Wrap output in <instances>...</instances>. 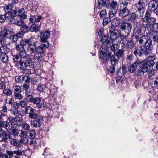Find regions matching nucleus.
Returning a JSON list of instances; mask_svg holds the SVG:
<instances>
[{
	"instance_id": "obj_22",
	"label": "nucleus",
	"mask_w": 158,
	"mask_h": 158,
	"mask_svg": "<svg viewBox=\"0 0 158 158\" xmlns=\"http://www.w3.org/2000/svg\"><path fill=\"white\" fill-rule=\"evenodd\" d=\"M40 33L41 34L40 36L41 41H44L47 40V38L49 37L50 36V32L48 30L45 31L44 33L41 32Z\"/></svg>"
},
{
	"instance_id": "obj_29",
	"label": "nucleus",
	"mask_w": 158,
	"mask_h": 158,
	"mask_svg": "<svg viewBox=\"0 0 158 158\" xmlns=\"http://www.w3.org/2000/svg\"><path fill=\"white\" fill-rule=\"evenodd\" d=\"M31 93L30 91H28L26 92V94H25L27 102L30 103H31L34 97L33 95L30 94Z\"/></svg>"
},
{
	"instance_id": "obj_50",
	"label": "nucleus",
	"mask_w": 158,
	"mask_h": 158,
	"mask_svg": "<svg viewBox=\"0 0 158 158\" xmlns=\"http://www.w3.org/2000/svg\"><path fill=\"white\" fill-rule=\"evenodd\" d=\"M116 65L111 64V66L108 69L109 72L111 74L114 73L115 70V66Z\"/></svg>"
},
{
	"instance_id": "obj_7",
	"label": "nucleus",
	"mask_w": 158,
	"mask_h": 158,
	"mask_svg": "<svg viewBox=\"0 0 158 158\" xmlns=\"http://www.w3.org/2000/svg\"><path fill=\"white\" fill-rule=\"evenodd\" d=\"M27 45V39H22L19 44L16 45V50L21 55H26L27 53L24 47Z\"/></svg>"
},
{
	"instance_id": "obj_4",
	"label": "nucleus",
	"mask_w": 158,
	"mask_h": 158,
	"mask_svg": "<svg viewBox=\"0 0 158 158\" xmlns=\"http://www.w3.org/2000/svg\"><path fill=\"white\" fill-rule=\"evenodd\" d=\"M151 52L145 48L139 46L135 47L132 50L134 56L136 58V60L139 59V57L142 56L143 55L147 56Z\"/></svg>"
},
{
	"instance_id": "obj_54",
	"label": "nucleus",
	"mask_w": 158,
	"mask_h": 158,
	"mask_svg": "<svg viewBox=\"0 0 158 158\" xmlns=\"http://www.w3.org/2000/svg\"><path fill=\"white\" fill-rule=\"evenodd\" d=\"M132 53H131V54L129 55H128L127 58H126L127 61V62H131L132 60V59L134 57L133 54H132Z\"/></svg>"
},
{
	"instance_id": "obj_34",
	"label": "nucleus",
	"mask_w": 158,
	"mask_h": 158,
	"mask_svg": "<svg viewBox=\"0 0 158 158\" xmlns=\"http://www.w3.org/2000/svg\"><path fill=\"white\" fill-rule=\"evenodd\" d=\"M45 52V50L40 45L36 47L35 51L37 54H44Z\"/></svg>"
},
{
	"instance_id": "obj_61",
	"label": "nucleus",
	"mask_w": 158,
	"mask_h": 158,
	"mask_svg": "<svg viewBox=\"0 0 158 158\" xmlns=\"http://www.w3.org/2000/svg\"><path fill=\"white\" fill-rule=\"evenodd\" d=\"M116 30L117 29L115 28V27H113L112 25L110 27H108L107 29V31H109L110 33Z\"/></svg>"
},
{
	"instance_id": "obj_19",
	"label": "nucleus",
	"mask_w": 158,
	"mask_h": 158,
	"mask_svg": "<svg viewBox=\"0 0 158 158\" xmlns=\"http://www.w3.org/2000/svg\"><path fill=\"white\" fill-rule=\"evenodd\" d=\"M10 143L13 146H15L17 148H22L23 145L21 143H20L19 140L12 138L10 139Z\"/></svg>"
},
{
	"instance_id": "obj_17",
	"label": "nucleus",
	"mask_w": 158,
	"mask_h": 158,
	"mask_svg": "<svg viewBox=\"0 0 158 158\" xmlns=\"http://www.w3.org/2000/svg\"><path fill=\"white\" fill-rule=\"evenodd\" d=\"M120 43L121 44V49L124 50L125 49H127L129 47V40L126 38H122Z\"/></svg>"
},
{
	"instance_id": "obj_26",
	"label": "nucleus",
	"mask_w": 158,
	"mask_h": 158,
	"mask_svg": "<svg viewBox=\"0 0 158 158\" xmlns=\"http://www.w3.org/2000/svg\"><path fill=\"white\" fill-rule=\"evenodd\" d=\"M97 3L99 7L100 6H106L110 4V2L109 0H98Z\"/></svg>"
},
{
	"instance_id": "obj_60",
	"label": "nucleus",
	"mask_w": 158,
	"mask_h": 158,
	"mask_svg": "<svg viewBox=\"0 0 158 158\" xmlns=\"http://www.w3.org/2000/svg\"><path fill=\"white\" fill-rule=\"evenodd\" d=\"M36 57L39 62L42 61L44 59V54H41L40 56H36Z\"/></svg>"
},
{
	"instance_id": "obj_31",
	"label": "nucleus",
	"mask_w": 158,
	"mask_h": 158,
	"mask_svg": "<svg viewBox=\"0 0 158 158\" xmlns=\"http://www.w3.org/2000/svg\"><path fill=\"white\" fill-rule=\"evenodd\" d=\"M8 35V30L6 29L2 30L0 32V38H6Z\"/></svg>"
},
{
	"instance_id": "obj_53",
	"label": "nucleus",
	"mask_w": 158,
	"mask_h": 158,
	"mask_svg": "<svg viewBox=\"0 0 158 158\" xmlns=\"http://www.w3.org/2000/svg\"><path fill=\"white\" fill-rule=\"evenodd\" d=\"M152 31L158 32V23H156L152 26Z\"/></svg>"
},
{
	"instance_id": "obj_8",
	"label": "nucleus",
	"mask_w": 158,
	"mask_h": 158,
	"mask_svg": "<svg viewBox=\"0 0 158 158\" xmlns=\"http://www.w3.org/2000/svg\"><path fill=\"white\" fill-rule=\"evenodd\" d=\"M141 60L139 59H137V60L134 62H133L130 66L129 67L128 70L131 73H134L136 71L138 67L139 66V67L137 70V73L138 75L141 76L143 75L144 74H139L138 72V70L141 68Z\"/></svg>"
},
{
	"instance_id": "obj_32",
	"label": "nucleus",
	"mask_w": 158,
	"mask_h": 158,
	"mask_svg": "<svg viewBox=\"0 0 158 158\" xmlns=\"http://www.w3.org/2000/svg\"><path fill=\"white\" fill-rule=\"evenodd\" d=\"M22 149L18 148L16 150L14 151V156H17L19 157L22 156L24 153V151L22 150Z\"/></svg>"
},
{
	"instance_id": "obj_11",
	"label": "nucleus",
	"mask_w": 158,
	"mask_h": 158,
	"mask_svg": "<svg viewBox=\"0 0 158 158\" xmlns=\"http://www.w3.org/2000/svg\"><path fill=\"white\" fill-rule=\"evenodd\" d=\"M100 41L102 42V44H103V46H105L104 48L109 47L111 46V41L109 39V35H103L101 38Z\"/></svg>"
},
{
	"instance_id": "obj_33",
	"label": "nucleus",
	"mask_w": 158,
	"mask_h": 158,
	"mask_svg": "<svg viewBox=\"0 0 158 158\" xmlns=\"http://www.w3.org/2000/svg\"><path fill=\"white\" fill-rule=\"evenodd\" d=\"M158 5V4H155L154 2L151 1L148 5V8L149 10L150 11H152L154 9L156 8V6Z\"/></svg>"
},
{
	"instance_id": "obj_24",
	"label": "nucleus",
	"mask_w": 158,
	"mask_h": 158,
	"mask_svg": "<svg viewBox=\"0 0 158 158\" xmlns=\"http://www.w3.org/2000/svg\"><path fill=\"white\" fill-rule=\"evenodd\" d=\"M40 24L38 25L37 24H34L32 25L30 27V31L37 33L40 31Z\"/></svg>"
},
{
	"instance_id": "obj_1",
	"label": "nucleus",
	"mask_w": 158,
	"mask_h": 158,
	"mask_svg": "<svg viewBox=\"0 0 158 158\" xmlns=\"http://www.w3.org/2000/svg\"><path fill=\"white\" fill-rule=\"evenodd\" d=\"M111 53L110 48H102L100 51L99 57L105 63L107 62L110 60L111 64L116 65L119 59L115 55V53L114 54H112Z\"/></svg>"
},
{
	"instance_id": "obj_3",
	"label": "nucleus",
	"mask_w": 158,
	"mask_h": 158,
	"mask_svg": "<svg viewBox=\"0 0 158 158\" xmlns=\"http://www.w3.org/2000/svg\"><path fill=\"white\" fill-rule=\"evenodd\" d=\"M142 64L141 68L138 70V72L139 74H144L146 72H148L150 69V67L154 65V62L153 59L147 60L145 59L141 61Z\"/></svg>"
},
{
	"instance_id": "obj_51",
	"label": "nucleus",
	"mask_w": 158,
	"mask_h": 158,
	"mask_svg": "<svg viewBox=\"0 0 158 158\" xmlns=\"http://www.w3.org/2000/svg\"><path fill=\"white\" fill-rule=\"evenodd\" d=\"M20 143H23L24 144H26L28 143V140L26 137L21 138V139L19 140Z\"/></svg>"
},
{
	"instance_id": "obj_38",
	"label": "nucleus",
	"mask_w": 158,
	"mask_h": 158,
	"mask_svg": "<svg viewBox=\"0 0 158 158\" xmlns=\"http://www.w3.org/2000/svg\"><path fill=\"white\" fill-rule=\"evenodd\" d=\"M124 51V50L120 49L116 52H115V55L119 59L120 58L123 57V55Z\"/></svg>"
},
{
	"instance_id": "obj_43",
	"label": "nucleus",
	"mask_w": 158,
	"mask_h": 158,
	"mask_svg": "<svg viewBox=\"0 0 158 158\" xmlns=\"http://www.w3.org/2000/svg\"><path fill=\"white\" fill-rule=\"evenodd\" d=\"M138 10L139 11H140L142 8H144V6H145V3L143 2V0H140L138 2Z\"/></svg>"
},
{
	"instance_id": "obj_52",
	"label": "nucleus",
	"mask_w": 158,
	"mask_h": 158,
	"mask_svg": "<svg viewBox=\"0 0 158 158\" xmlns=\"http://www.w3.org/2000/svg\"><path fill=\"white\" fill-rule=\"evenodd\" d=\"M6 153L8 158H12L13 157H14V151H7Z\"/></svg>"
},
{
	"instance_id": "obj_42",
	"label": "nucleus",
	"mask_w": 158,
	"mask_h": 158,
	"mask_svg": "<svg viewBox=\"0 0 158 158\" xmlns=\"http://www.w3.org/2000/svg\"><path fill=\"white\" fill-rule=\"evenodd\" d=\"M30 85L28 83H24L23 84L22 87L24 89L25 91V94H26V92L28 91H30L31 92V90L29 89Z\"/></svg>"
},
{
	"instance_id": "obj_40",
	"label": "nucleus",
	"mask_w": 158,
	"mask_h": 158,
	"mask_svg": "<svg viewBox=\"0 0 158 158\" xmlns=\"http://www.w3.org/2000/svg\"><path fill=\"white\" fill-rule=\"evenodd\" d=\"M111 22V18L108 17L104 19L103 21V26L104 27L108 25L110 22Z\"/></svg>"
},
{
	"instance_id": "obj_48",
	"label": "nucleus",
	"mask_w": 158,
	"mask_h": 158,
	"mask_svg": "<svg viewBox=\"0 0 158 158\" xmlns=\"http://www.w3.org/2000/svg\"><path fill=\"white\" fill-rule=\"evenodd\" d=\"M23 77V81H24L26 83H29L31 82V78L29 76L26 75L24 76Z\"/></svg>"
},
{
	"instance_id": "obj_27",
	"label": "nucleus",
	"mask_w": 158,
	"mask_h": 158,
	"mask_svg": "<svg viewBox=\"0 0 158 158\" xmlns=\"http://www.w3.org/2000/svg\"><path fill=\"white\" fill-rule=\"evenodd\" d=\"M0 127H3L6 130H9L10 127L9 123L7 121L0 120Z\"/></svg>"
},
{
	"instance_id": "obj_16",
	"label": "nucleus",
	"mask_w": 158,
	"mask_h": 158,
	"mask_svg": "<svg viewBox=\"0 0 158 158\" xmlns=\"http://www.w3.org/2000/svg\"><path fill=\"white\" fill-rule=\"evenodd\" d=\"M12 138V136L9 134V131H6L2 135L0 136V142H5Z\"/></svg>"
},
{
	"instance_id": "obj_18",
	"label": "nucleus",
	"mask_w": 158,
	"mask_h": 158,
	"mask_svg": "<svg viewBox=\"0 0 158 158\" xmlns=\"http://www.w3.org/2000/svg\"><path fill=\"white\" fill-rule=\"evenodd\" d=\"M25 56V55H22L20 53H18L17 54L13 56V60L14 62H17V64L19 65V63L22 61L23 57Z\"/></svg>"
},
{
	"instance_id": "obj_25",
	"label": "nucleus",
	"mask_w": 158,
	"mask_h": 158,
	"mask_svg": "<svg viewBox=\"0 0 158 158\" xmlns=\"http://www.w3.org/2000/svg\"><path fill=\"white\" fill-rule=\"evenodd\" d=\"M10 49L7 47L1 48H0V59L2 58V56H4L5 55H7L8 52H9Z\"/></svg>"
},
{
	"instance_id": "obj_30",
	"label": "nucleus",
	"mask_w": 158,
	"mask_h": 158,
	"mask_svg": "<svg viewBox=\"0 0 158 158\" xmlns=\"http://www.w3.org/2000/svg\"><path fill=\"white\" fill-rule=\"evenodd\" d=\"M37 17L38 18H37L35 15L31 16L29 18V21L31 23L40 22L42 19V17L40 16H38Z\"/></svg>"
},
{
	"instance_id": "obj_21",
	"label": "nucleus",
	"mask_w": 158,
	"mask_h": 158,
	"mask_svg": "<svg viewBox=\"0 0 158 158\" xmlns=\"http://www.w3.org/2000/svg\"><path fill=\"white\" fill-rule=\"evenodd\" d=\"M9 134L14 137L18 136L20 130L14 127H11V129L9 128Z\"/></svg>"
},
{
	"instance_id": "obj_37",
	"label": "nucleus",
	"mask_w": 158,
	"mask_h": 158,
	"mask_svg": "<svg viewBox=\"0 0 158 158\" xmlns=\"http://www.w3.org/2000/svg\"><path fill=\"white\" fill-rule=\"evenodd\" d=\"M117 13V10L116 8H110L109 10L108 15L110 18H112Z\"/></svg>"
},
{
	"instance_id": "obj_55",
	"label": "nucleus",
	"mask_w": 158,
	"mask_h": 158,
	"mask_svg": "<svg viewBox=\"0 0 158 158\" xmlns=\"http://www.w3.org/2000/svg\"><path fill=\"white\" fill-rule=\"evenodd\" d=\"M10 15L11 17H15L16 16H18L17 11L15 10H12L10 12Z\"/></svg>"
},
{
	"instance_id": "obj_9",
	"label": "nucleus",
	"mask_w": 158,
	"mask_h": 158,
	"mask_svg": "<svg viewBox=\"0 0 158 158\" xmlns=\"http://www.w3.org/2000/svg\"><path fill=\"white\" fill-rule=\"evenodd\" d=\"M33 37L30 39H27V44L28 45L27 48L31 53H34L36 48V43L34 42Z\"/></svg>"
},
{
	"instance_id": "obj_12",
	"label": "nucleus",
	"mask_w": 158,
	"mask_h": 158,
	"mask_svg": "<svg viewBox=\"0 0 158 158\" xmlns=\"http://www.w3.org/2000/svg\"><path fill=\"white\" fill-rule=\"evenodd\" d=\"M44 122L43 117L40 116L31 122V125L33 127H40L41 123Z\"/></svg>"
},
{
	"instance_id": "obj_5",
	"label": "nucleus",
	"mask_w": 158,
	"mask_h": 158,
	"mask_svg": "<svg viewBox=\"0 0 158 158\" xmlns=\"http://www.w3.org/2000/svg\"><path fill=\"white\" fill-rule=\"evenodd\" d=\"M120 31L123 34V35L126 37L128 36L131 32L132 28V24L124 21L121 23L119 26Z\"/></svg>"
},
{
	"instance_id": "obj_45",
	"label": "nucleus",
	"mask_w": 158,
	"mask_h": 158,
	"mask_svg": "<svg viewBox=\"0 0 158 158\" xmlns=\"http://www.w3.org/2000/svg\"><path fill=\"white\" fill-rule=\"evenodd\" d=\"M41 42H44V43L41 44V45H40V46H42V48H43L45 50L46 49L48 48L49 46V42L47 40L45 41H44Z\"/></svg>"
},
{
	"instance_id": "obj_62",
	"label": "nucleus",
	"mask_w": 158,
	"mask_h": 158,
	"mask_svg": "<svg viewBox=\"0 0 158 158\" xmlns=\"http://www.w3.org/2000/svg\"><path fill=\"white\" fill-rule=\"evenodd\" d=\"M3 93L7 96L11 95L12 94V92L11 90L6 89L3 90Z\"/></svg>"
},
{
	"instance_id": "obj_57",
	"label": "nucleus",
	"mask_w": 158,
	"mask_h": 158,
	"mask_svg": "<svg viewBox=\"0 0 158 158\" xmlns=\"http://www.w3.org/2000/svg\"><path fill=\"white\" fill-rule=\"evenodd\" d=\"M150 27H151V26L148 25V24L146 23L145 25L143 24L140 27L142 29H143L144 30V31L145 32L146 30H149Z\"/></svg>"
},
{
	"instance_id": "obj_2",
	"label": "nucleus",
	"mask_w": 158,
	"mask_h": 158,
	"mask_svg": "<svg viewBox=\"0 0 158 158\" xmlns=\"http://www.w3.org/2000/svg\"><path fill=\"white\" fill-rule=\"evenodd\" d=\"M138 41L139 42V46L144 48H145L149 51L151 52L152 49V40L148 38L147 35H144L138 38Z\"/></svg>"
},
{
	"instance_id": "obj_41",
	"label": "nucleus",
	"mask_w": 158,
	"mask_h": 158,
	"mask_svg": "<svg viewBox=\"0 0 158 158\" xmlns=\"http://www.w3.org/2000/svg\"><path fill=\"white\" fill-rule=\"evenodd\" d=\"M34 110L31 107L29 106H27L25 108V113L26 114H28L29 115L30 114L32 111Z\"/></svg>"
},
{
	"instance_id": "obj_64",
	"label": "nucleus",
	"mask_w": 158,
	"mask_h": 158,
	"mask_svg": "<svg viewBox=\"0 0 158 158\" xmlns=\"http://www.w3.org/2000/svg\"><path fill=\"white\" fill-rule=\"evenodd\" d=\"M0 59H1V61L4 63H6L8 61V59L7 55H5L4 56H2V58Z\"/></svg>"
},
{
	"instance_id": "obj_59",
	"label": "nucleus",
	"mask_w": 158,
	"mask_h": 158,
	"mask_svg": "<svg viewBox=\"0 0 158 158\" xmlns=\"http://www.w3.org/2000/svg\"><path fill=\"white\" fill-rule=\"evenodd\" d=\"M25 24L24 21L21 19L20 20L17 21L15 23V25L22 27Z\"/></svg>"
},
{
	"instance_id": "obj_63",
	"label": "nucleus",
	"mask_w": 158,
	"mask_h": 158,
	"mask_svg": "<svg viewBox=\"0 0 158 158\" xmlns=\"http://www.w3.org/2000/svg\"><path fill=\"white\" fill-rule=\"evenodd\" d=\"M131 0H123L122 2V4L123 6L124 7L127 6L128 5L129 2Z\"/></svg>"
},
{
	"instance_id": "obj_39",
	"label": "nucleus",
	"mask_w": 158,
	"mask_h": 158,
	"mask_svg": "<svg viewBox=\"0 0 158 158\" xmlns=\"http://www.w3.org/2000/svg\"><path fill=\"white\" fill-rule=\"evenodd\" d=\"M152 39L154 42L158 41V32L156 31H152Z\"/></svg>"
},
{
	"instance_id": "obj_36",
	"label": "nucleus",
	"mask_w": 158,
	"mask_h": 158,
	"mask_svg": "<svg viewBox=\"0 0 158 158\" xmlns=\"http://www.w3.org/2000/svg\"><path fill=\"white\" fill-rule=\"evenodd\" d=\"M20 31L23 32L24 34L30 31V27L27 25L24 24L20 28Z\"/></svg>"
},
{
	"instance_id": "obj_58",
	"label": "nucleus",
	"mask_w": 158,
	"mask_h": 158,
	"mask_svg": "<svg viewBox=\"0 0 158 158\" xmlns=\"http://www.w3.org/2000/svg\"><path fill=\"white\" fill-rule=\"evenodd\" d=\"M10 39L13 42H16L18 40V38L16 34L11 35L10 37Z\"/></svg>"
},
{
	"instance_id": "obj_6",
	"label": "nucleus",
	"mask_w": 158,
	"mask_h": 158,
	"mask_svg": "<svg viewBox=\"0 0 158 158\" xmlns=\"http://www.w3.org/2000/svg\"><path fill=\"white\" fill-rule=\"evenodd\" d=\"M33 62L31 59L29 58L26 54V55L23 57L22 61L19 63V68L22 69L23 70L28 67H33L34 65L33 64Z\"/></svg>"
},
{
	"instance_id": "obj_47",
	"label": "nucleus",
	"mask_w": 158,
	"mask_h": 158,
	"mask_svg": "<svg viewBox=\"0 0 158 158\" xmlns=\"http://www.w3.org/2000/svg\"><path fill=\"white\" fill-rule=\"evenodd\" d=\"M29 136L32 139H34L36 136V132L33 130H30Z\"/></svg>"
},
{
	"instance_id": "obj_35",
	"label": "nucleus",
	"mask_w": 158,
	"mask_h": 158,
	"mask_svg": "<svg viewBox=\"0 0 158 158\" xmlns=\"http://www.w3.org/2000/svg\"><path fill=\"white\" fill-rule=\"evenodd\" d=\"M41 98L40 97H34L30 103H33L34 105L38 104L41 102Z\"/></svg>"
},
{
	"instance_id": "obj_20",
	"label": "nucleus",
	"mask_w": 158,
	"mask_h": 158,
	"mask_svg": "<svg viewBox=\"0 0 158 158\" xmlns=\"http://www.w3.org/2000/svg\"><path fill=\"white\" fill-rule=\"evenodd\" d=\"M121 19L117 17H114L112 20L111 19V24L113 27H116L121 24Z\"/></svg>"
},
{
	"instance_id": "obj_44",
	"label": "nucleus",
	"mask_w": 158,
	"mask_h": 158,
	"mask_svg": "<svg viewBox=\"0 0 158 158\" xmlns=\"http://www.w3.org/2000/svg\"><path fill=\"white\" fill-rule=\"evenodd\" d=\"M111 49H110L114 52V53H115V51L118 48V44L117 43H115L113 44H111Z\"/></svg>"
},
{
	"instance_id": "obj_46",
	"label": "nucleus",
	"mask_w": 158,
	"mask_h": 158,
	"mask_svg": "<svg viewBox=\"0 0 158 158\" xmlns=\"http://www.w3.org/2000/svg\"><path fill=\"white\" fill-rule=\"evenodd\" d=\"M29 118H31L35 119L37 118L38 115L35 112L34 110L32 111L30 114L29 115Z\"/></svg>"
},
{
	"instance_id": "obj_49",
	"label": "nucleus",
	"mask_w": 158,
	"mask_h": 158,
	"mask_svg": "<svg viewBox=\"0 0 158 158\" xmlns=\"http://www.w3.org/2000/svg\"><path fill=\"white\" fill-rule=\"evenodd\" d=\"M100 17L101 18L106 17L107 16V12L106 10H102L99 13Z\"/></svg>"
},
{
	"instance_id": "obj_13",
	"label": "nucleus",
	"mask_w": 158,
	"mask_h": 158,
	"mask_svg": "<svg viewBox=\"0 0 158 158\" xmlns=\"http://www.w3.org/2000/svg\"><path fill=\"white\" fill-rule=\"evenodd\" d=\"M14 96L16 98L19 99H21L23 96L20 93L21 92V87L19 86H15L14 88Z\"/></svg>"
},
{
	"instance_id": "obj_23",
	"label": "nucleus",
	"mask_w": 158,
	"mask_h": 158,
	"mask_svg": "<svg viewBox=\"0 0 158 158\" xmlns=\"http://www.w3.org/2000/svg\"><path fill=\"white\" fill-rule=\"evenodd\" d=\"M135 25L136 27L134 30V33L135 35V37L137 39L141 34L142 29L141 27H138V23L136 24Z\"/></svg>"
},
{
	"instance_id": "obj_28",
	"label": "nucleus",
	"mask_w": 158,
	"mask_h": 158,
	"mask_svg": "<svg viewBox=\"0 0 158 158\" xmlns=\"http://www.w3.org/2000/svg\"><path fill=\"white\" fill-rule=\"evenodd\" d=\"M118 30H116L110 33V39L112 40H117L118 37Z\"/></svg>"
},
{
	"instance_id": "obj_56",
	"label": "nucleus",
	"mask_w": 158,
	"mask_h": 158,
	"mask_svg": "<svg viewBox=\"0 0 158 158\" xmlns=\"http://www.w3.org/2000/svg\"><path fill=\"white\" fill-rule=\"evenodd\" d=\"M12 5L11 4L8 5L4 7V9L6 12H8L9 10H11L12 9Z\"/></svg>"
},
{
	"instance_id": "obj_14",
	"label": "nucleus",
	"mask_w": 158,
	"mask_h": 158,
	"mask_svg": "<svg viewBox=\"0 0 158 158\" xmlns=\"http://www.w3.org/2000/svg\"><path fill=\"white\" fill-rule=\"evenodd\" d=\"M119 15L122 18H125L127 16L130 12L129 10L127 7H122L120 8Z\"/></svg>"
},
{
	"instance_id": "obj_10",
	"label": "nucleus",
	"mask_w": 158,
	"mask_h": 158,
	"mask_svg": "<svg viewBox=\"0 0 158 158\" xmlns=\"http://www.w3.org/2000/svg\"><path fill=\"white\" fill-rule=\"evenodd\" d=\"M144 22H146L148 25L152 26L156 21V19L151 17V15L149 12H146L145 17L143 18Z\"/></svg>"
},
{
	"instance_id": "obj_15",
	"label": "nucleus",
	"mask_w": 158,
	"mask_h": 158,
	"mask_svg": "<svg viewBox=\"0 0 158 158\" xmlns=\"http://www.w3.org/2000/svg\"><path fill=\"white\" fill-rule=\"evenodd\" d=\"M138 16V14H136V13L135 12H130L127 16V20L131 22H134L136 21L135 23H138V21L137 20H136Z\"/></svg>"
}]
</instances>
